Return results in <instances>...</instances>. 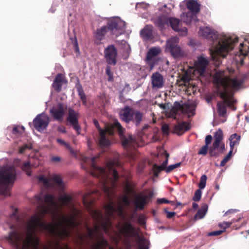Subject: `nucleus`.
Returning <instances> with one entry per match:
<instances>
[{
  "label": "nucleus",
  "instance_id": "nucleus-63",
  "mask_svg": "<svg viewBox=\"0 0 249 249\" xmlns=\"http://www.w3.org/2000/svg\"><path fill=\"white\" fill-rule=\"evenodd\" d=\"M126 52H127V55L125 58H128L129 55V54L131 53V49H130V47L129 46H128V48L126 49Z\"/></svg>",
  "mask_w": 249,
  "mask_h": 249
},
{
  "label": "nucleus",
  "instance_id": "nucleus-38",
  "mask_svg": "<svg viewBox=\"0 0 249 249\" xmlns=\"http://www.w3.org/2000/svg\"><path fill=\"white\" fill-rule=\"evenodd\" d=\"M207 178V176L205 175H203L201 177L200 182L198 184V187L200 189H203L205 187Z\"/></svg>",
  "mask_w": 249,
  "mask_h": 249
},
{
  "label": "nucleus",
  "instance_id": "nucleus-21",
  "mask_svg": "<svg viewBox=\"0 0 249 249\" xmlns=\"http://www.w3.org/2000/svg\"><path fill=\"white\" fill-rule=\"evenodd\" d=\"M65 76L62 73L57 74L52 84V87L57 92H59L62 90V87L64 84L67 83Z\"/></svg>",
  "mask_w": 249,
  "mask_h": 249
},
{
  "label": "nucleus",
  "instance_id": "nucleus-25",
  "mask_svg": "<svg viewBox=\"0 0 249 249\" xmlns=\"http://www.w3.org/2000/svg\"><path fill=\"white\" fill-rule=\"evenodd\" d=\"M170 23L172 29L181 36H185L187 33V29L186 27L181 28L180 27V21L178 19L176 18H171L170 19Z\"/></svg>",
  "mask_w": 249,
  "mask_h": 249
},
{
  "label": "nucleus",
  "instance_id": "nucleus-47",
  "mask_svg": "<svg viewBox=\"0 0 249 249\" xmlns=\"http://www.w3.org/2000/svg\"><path fill=\"white\" fill-rule=\"evenodd\" d=\"M71 39L72 40V43L73 44L75 52L76 53H79V49L76 37L74 36V39L71 38Z\"/></svg>",
  "mask_w": 249,
  "mask_h": 249
},
{
  "label": "nucleus",
  "instance_id": "nucleus-5",
  "mask_svg": "<svg viewBox=\"0 0 249 249\" xmlns=\"http://www.w3.org/2000/svg\"><path fill=\"white\" fill-rule=\"evenodd\" d=\"M93 123L99 132L100 139L99 143L101 146L107 147L110 145V142L107 138V134L112 136L115 132H117L121 138L122 144L124 148H127L130 147H135V141L133 140L131 136L129 137V139L126 138L124 135L125 128L121 125V124L117 120L114 121L105 129H102L100 127L97 120L94 119Z\"/></svg>",
  "mask_w": 249,
  "mask_h": 249
},
{
  "label": "nucleus",
  "instance_id": "nucleus-11",
  "mask_svg": "<svg viewBox=\"0 0 249 249\" xmlns=\"http://www.w3.org/2000/svg\"><path fill=\"white\" fill-rule=\"evenodd\" d=\"M169 157V154L163 148L157 147V158L158 159L160 163L159 165H157V176L158 173L162 171H165L168 173L180 166L181 163L179 162L167 166Z\"/></svg>",
  "mask_w": 249,
  "mask_h": 249
},
{
  "label": "nucleus",
  "instance_id": "nucleus-22",
  "mask_svg": "<svg viewBox=\"0 0 249 249\" xmlns=\"http://www.w3.org/2000/svg\"><path fill=\"white\" fill-rule=\"evenodd\" d=\"M50 113L55 120L62 121L65 113L63 105L61 103L58 104L56 107H53L50 110Z\"/></svg>",
  "mask_w": 249,
  "mask_h": 249
},
{
  "label": "nucleus",
  "instance_id": "nucleus-52",
  "mask_svg": "<svg viewBox=\"0 0 249 249\" xmlns=\"http://www.w3.org/2000/svg\"><path fill=\"white\" fill-rule=\"evenodd\" d=\"M164 212L166 214V217L168 218H172L176 214V213L174 212H169L166 209H164Z\"/></svg>",
  "mask_w": 249,
  "mask_h": 249
},
{
  "label": "nucleus",
  "instance_id": "nucleus-34",
  "mask_svg": "<svg viewBox=\"0 0 249 249\" xmlns=\"http://www.w3.org/2000/svg\"><path fill=\"white\" fill-rule=\"evenodd\" d=\"M77 91L83 104L86 105L87 104V98L81 85L77 87Z\"/></svg>",
  "mask_w": 249,
  "mask_h": 249
},
{
  "label": "nucleus",
  "instance_id": "nucleus-24",
  "mask_svg": "<svg viewBox=\"0 0 249 249\" xmlns=\"http://www.w3.org/2000/svg\"><path fill=\"white\" fill-rule=\"evenodd\" d=\"M120 232L125 237L132 236L135 231L134 228L128 221L125 222L121 227H119Z\"/></svg>",
  "mask_w": 249,
  "mask_h": 249
},
{
  "label": "nucleus",
  "instance_id": "nucleus-48",
  "mask_svg": "<svg viewBox=\"0 0 249 249\" xmlns=\"http://www.w3.org/2000/svg\"><path fill=\"white\" fill-rule=\"evenodd\" d=\"M122 203L126 207L130 205V200L128 197L126 195L122 196Z\"/></svg>",
  "mask_w": 249,
  "mask_h": 249
},
{
  "label": "nucleus",
  "instance_id": "nucleus-41",
  "mask_svg": "<svg viewBox=\"0 0 249 249\" xmlns=\"http://www.w3.org/2000/svg\"><path fill=\"white\" fill-rule=\"evenodd\" d=\"M56 141L58 143H59L61 145H64L65 147L70 150L71 153H74L73 150L71 149V147L68 143L65 142L64 141L61 139H57Z\"/></svg>",
  "mask_w": 249,
  "mask_h": 249
},
{
  "label": "nucleus",
  "instance_id": "nucleus-4",
  "mask_svg": "<svg viewBox=\"0 0 249 249\" xmlns=\"http://www.w3.org/2000/svg\"><path fill=\"white\" fill-rule=\"evenodd\" d=\"M96 157L91 158L90 167V174L95 177L99 178V185L105 195L110 198L114 193L116 187V182L119 176L117 171L114 168L115 166L119 165V162L113 160L108 161L106 168L98 167L95 161Z\"/></svg>",
  "mask_w": 249,
  "mask_h": 249
},
{
  "label": "nucleus",
  "instance_id": "nucleus-6",
  "mask_svg": "<svg viewBox=\"0 0 249 249\" xmlns=\"http://www.w3.org/2000/svg\"><path fill=\"white\" fill-rule=\"evenodd\" d=\"M90 195V194L89 193L85 194L83 196L82 200L84 206L87 209H89L90 213L96 222V225L92 230H94L95 233L96 234L99 231L100 227H101L104 231L107 233L109 232V229L112 226L111 221L108 218H105L101 212L91 209L93 201L88 199Z\"/></svg>",
  "mask_w": 249,
  "mask_h": 249
},
{
  "label": "nucleus",
  "instance_id": "nucleus-20",
  "mask_svg": "<svg viewBox=\"0 0 249 249\" xmlns=\"http://www.w3.org/2000/svg\"><path fill=\"white\" fill-rule=\"evenodd\" d=\"M140 36L143 41H151L154 39V28L151 25H146L140 32Z\"/></svg>",
  "mask_w": 249,
  "mask_h": 249
},
{
  "label": "nucleus",
  "instance_id": "nucleus-56",
  "mask_svg": "<svg viewBox=\"0 0 249 249\" xmlns=\"http://www.w3.org/2000/svg\"><path fill=\"white\" fill-rule=\"evenodd\" d=\"M162 131L164 134H167L169 131V126L167 124H163L161 127Z\"/></svg>",
  "mask_w": 249,
  "mask_h": 249
},
{
  "label": "nucleus",
  "instance_id": "nucleus-35",
  "mask_svg": "<svg viewBox=\"0 0 249 249\" xmlns=\"http://www.w3.org/2000/svg\"><path fill=\"white\" fill-rule=\"evenodd\" d=\"M37 165H38V164L36 165H34V164H31V162L29 161V162L24 163L22 167V168L23 171H24L25 172H26V174L28 176H31V172L30 171V170L31 168V167H36Z\"/></svg>",
  "mask_w": 249,
  "mask_h": 249
},
{
  "label": "nucleus",
  "instance_id": "nucleus-30",
  "mask_svg": "<svg viewBox=\"0 0 249 249\" xmlns=\"http://www.w3.org/2000/svg\"><path fill=\"white\" fill-rule=\"evenodd\" d=\"M207 211L208 205L206 204H204L195 215V219L197 220L203 218L205 216Z\"/></svg>",
  "mask_w": 249,
  "mask_h": 249
},
{
  "label": "nucleus",
  "instance_id": "nucleus-3",
  "mask_svg": "<svg viewBox=\"0 0 249 249\" xmlns=\"http://www.w3.org/2000/svg\"><path fill=\"white\" fill-rule=\"evenodd\" d=\"M213 80L217 91L223 101L217 103V111L219 115L223 116L227 112L226 106L233 110L236 109L233 105L235 102L233 98V91L240 88L243 80L240 76L234 78L225 76L222 71L216 72Z\"/></svg>",
  "mask_w": 249,
  "mask_h": 249
},
{
  "label": "nucleus",
  "instance_id": "nucleus-64",
  "mask_svg": "<svg viewBox=\"0 0 249 249\" xmlns=\"http://www.w3.org/2000/svg\"><path fill=\"white\" fill-rule=\"evenodd\" d=\"M138 249H148V248L147 246L143 245H141L140 247H139Z\"/></svg>",
  "mask_w": 249,
  "mask_h": 249
},
{
  "label": "nucleus",
  "instance_id": "nucleus-19",
  "mask_svg": "<svg viewBox=\"0 0 249 249\" xmlns=\"http://www.w3.org/2000/svg\"><path fill=\"white\" fill-rule=\"evenodd\" d=\"M208 60L204 57L200 56L197 57L195 62V71L197 72L199 76H202L205 71L208 65Z\"/></svg>",
  "mask_w": 249,
  "mask_h": 249
},
{
  "label": "nucleus",
  "instance_id": "nucleus-59",
  "mask_svg": "<svg viewBox=\"0 0 249 249\" xmlns=\"http://www.w3.org/2000/svg\"><path fill=\"white\" fill-rule=\"evenodd\" d=\"M12 133L14 134H16L19 133L18 128L17 126H15L13 128Z\"/></svg>",
  "mask_w": 249,
  "mask_h": 249
},
{
  "label": "nucleus",
  "instance_id": "nucleus-26",
  "mask_svg": "<svg viewBox=\"0 0 249 249\" xmlns=\"http://www.w3.org/2000/svg\"><path fill=\"white\" fill-rule=\"evenodd\" d=\"M147 196L146 195H139L135 197L134 203L136 210H142L147 203Z\"/></svg>",
  "mask_w": 249,
  "mask_h": 249
},
{
  "label": "nucleus",
  "instance_id": "nucleus-49",
  "mask_svg": "<svg viewBox=\"0 0 249 249\" xmlns=\"http://www.w3.org/2000/svg\"><path fill=\"white\" fill-rule=\"evenodd\" d=\"M208 149V146L206 145H204L199 150L198 153V154L205 155L207 153Z\"/></svg>",
  "mask_w": 249,
  "mask_h": 249
},
{
  "label": "nucleus",
  "instance_id": "nucleus-14",
  "mask_svg": "<svg viewBox=\"0 0 249 249\" xmlns=\"http://www.w3.org/2000/svg\"><path fill=\"white\" fill-rule=\"evenodd\" d=\"M104 53L106 62L108 65L115 66L117 63V51L114 45H108Z\"/></svg>",
  "mask_w": 249,
  "mask_h": 249
},
{
  "label": "nucleus",
  "instance_id": "nucleus-58",
  "mask_svg": "<svg viewBox=\"0 0 249 249\" xmlns=\"http://www.w3.org/2000/svg\"><path fill=\"white\" fill-rule=\"evenodd\" d=\"M52 161L54 162H58L60 161V158L57 156H54L52 158Z\"/></svg>",
  "mask_w": 249,
  "mask_h": 249
},
{
  "label": "nucleus",
  "instance_id": "nucleus-13",
  "mask_svg": "<svg viewBox=\"0 0 249 249\" xmlns=\"http://www.w3.org/2000/svg\"><path fill=\"white\" fill-rule=\"evenodd\" d=\"M223 136V132L220 129L214 133V142L209 149V154L211 156H217L224 150L225 144L222 142Z\"/></svg>",
  "mask_w": 249,
  "mask_h": 249
},
{
  "label": "nucleus",
  "instance_id": "nucleus-15",
  "mask_svg": "<svg viewBox=\"0 0 249 249\" xmlns=\"http://www.w3.org/2000/svg\"><path fill=\"white\" fill-rule=\"evenodd\" d=\"M49 122V118L47 115L44 114H40L34 119L33 123L36 129L41 132L47 127Z\"/></svg>",
  "mask_w": 249,
  "mask_h": 249
},
{
  "label": "nucleus",
  "instance_id": "nucleus-10",
  "mask_svg": "<svg viewBox=\"0 0 249 249\" xmlns=\"http://www.w3.org/2000/svg\"><path fill=\"white\" fill-rule=\"evenodd\" d=\"M120 119L126 123L132 122L137 126L141 123L143 113L139 110H135L133 107L126 106L119 111Z\"/></svg>",
  "mask_w": 249,
  "mask_h": 249
},
{
  "label": "nucleus",
  "instance_id": "nucleus-12",
  "mask_svg": "<svg viewBox=\"0 0 249 249\" xmlns=\"http://www.w3.org/2000/svg\"><path fill=\"white\" fill-rule=\"evenodd\" d=\"M196 106L193 103H187L181 105L178 102H175L172 108L166 113L168 117L177 119V115L180 113L186 114L188 116L191 117L195 113Z\"/></svg>",
  "mask_w": 249,
  "mask_h": 249
},
{
  "label": "nucleus",
  "instance_id": "nucleus-8",
  "mask_svg": "<svg viewBox=\"0 0 249 249\" xmlns=\"http://www.w3.org/2000/svg\"><path fill=\"white\" fill-rule=\"evenodd\" d=\"M16 173L13 166L2 169L0 171V194L10 196V190L16 179Z\"/></svg>",
  "mask_w": 249,
  "mask_h": 249
},
{
  "label": "nucleus",
  "instance_id": "nucleus-45",
  "mask_svg": "<svg viewBox=\"0 0 249 249\" xmlns=\"http://www.w3.org/2000/svg\"><path fill=\"white\" fill-rule=\"evenodd\" d=\"M157 203H158V204L170 203L173 206L175 205V203L173 201H169L164 198H159V199H157Z\"/></svg>",
  "mask_w": 249,
  "mask_h": 249
},
{
  "label": "nucleus",
  "instance_id": "nucleus-54",
  "mask_svg": "<svg viewBox=\"0 0 249 249\" xmlns=\"http://www.w3.org/2000/svg\"><path fill=\"white\" fill-rule=\"evenodd\" d=\"M31 146H29L28 144H24L22 147H21L19 149V153H23L27 149H30Z\"/></svg>",
  "mask_w": 249,
  "mask_h": 249
},
{
  "label": "nucleus",
  "instance_id": "nucleus-43",
  "mask_svg": "<svg viewBox=\"0 0 249 249\" xmlns=\"http://www.w3.org/2000/svg\"><path fill=\"white\" fill-rule=\"evenodd\" d=\"M201 190V189H199L196 191L194 196L193 197L194 201H198L200 199L202 195V192Z\"/></svg>",
  "mask_w": 249,
  "mask_h": 249
},
{
  "label": "nucleus",
  "instance_id": "nucleus-31",
  "mask_svg": "<svg viewBox=\"0 0 249 249\" xmlns=\"http://www.w3.org/2000/svg\"><path fill=\"white\" fill-rule=\"evenodd\" d=\"M240 139V136L237 134L236 133L231 135L229 138L231 149L234 148L235 145H236L239 143Z\"/></svg>",
  "mask_w": 249,
  "mask_h": 249
},
{
  "label": "nucleus",
  "instance_id": "nucleus-17",
  "mask_svg": "<svg viewBox=\"0 0 249 249\" xmlns=\"http://www.w3.org/2000/svg\"><path fill=\"white\" fill-rule=\"evenodd\" d=\"M79 113L71 108L68 109V116L67 119L68 122L72 126L73 129L79 135L81 132V126L78 124V117Z\"/></svg>",
  "mask_w": 249,
  "mask_h": 249
},
{
  "label": "nucleus",
  "instance_id": "nucleus-44",
  "mask_svg": "<svg viewBox=\"0 0 249 249\" xmlns=\"http://www.w3.org/2000/svg\"><path fill=\"white\" fill-rule=\"evenodd\" d=\"M38 180L39 182H42L45 186L49 185V180L43 175L39 176Z\"/></svg>",
  "mask_w": 249,
  "mask_h": 249
},
{
  "label": "nucleus",
  "instance_id": "nucleus-42",
  "mask_svg": "<svg viewBox=\"0 0 249 249\" xmlns=\"http://www.w3.org/2000/svg\"><path fill=\"white\" fill-rule=\"evenodd\" d=\"M234 222V220H232V221L231 222H223L222 223H219L218 225L221 228L223 229L222 230H224V231L227 228H229Z\"/></svg>",
  "mask_w": 249,
  "mask_h": 249
},
{
  "label": "nucleus",
  "instance_id": "nucleus-32",
  "mask_svg": "<svg viewBox=\"0 0 249 249\" xmlns=\"http://www.w3.org/2000/svg\"><path fill=\"white\" fill-rule=\"evenodd\" d=\"M178 38L177 36H174L169 39L167 40L166 42V49L169 51L172 48L178 46Z\"/></svg>",
  "mask_w": 249,
  "mask_h": 249
},
{
  "label": "nucleus",
  "instance_id": "nucleus-40",
  "mask_svg": "<svg viewBox=\"0 0 249 249\" xmlns=\"http://www.w3.org/2000/svg\"><path fill=\"white\" fill-rule=\"evenodd\" d=\"M148 127V125L147 124H145L144 126H143V128L141 130H138L137 134V139L139 141H142L143 140V137L144 136V132L143 130L145 129H147Z\"/></svg>",
  "mask_w": 249,
  "mask_h": 249
},
{
  "label": "nucleus",
  "instance_id": "nucleus-46",
  "mask_svg": "<svg viewBox=\"0 0 249 249\" xmlns=\"http://www.w3.org/2000/svg\"><path fill=\"white\" fill-rule=\"evenodd\" d=\"M106 73L108 76V80L109 81H111L113 80V74L111 71L110 67L109 66H107L106 70Z\"/></svg>",
  "mask_w": 249,
  "mask_h": 249
},
{
  "label": "nucleus",
  "instance_id": "nucleus-37",
  "mask_svg": "<svg viewBox=\"0 0 249 249\" xmlns=\"http://www.w3.org/2000/svg\"><path fill=\"white\" fill-rule=\"evenodd\" d=\"M52 180L59 186L63 187L64 184L61 177L59 175H54L52 178Z\"/></svg>",
  "mask_w": 249,
  "mask_h": 249
},
{
  "label": "nucleus",
  "instance_id": "nucleus-29",
  "mask_svg": "<svg viewBox=\"0 0 249 249\" xmlns=\"http://www.w3.org/2000/svg\"><path fill=\"white\" fill-rule=\"evenodd\" d=\"M108 246L107 240L101 236H99V241L92 246V249H105Z\"/></svg>",
  "mask_w": 249,
  "mask_h": 249
},
{
  "label": "nucleus",
  "instance_id": "nucleus-62",
  "mask_svg": "<svg viewBox=\"0 0 249 249\" xmlns=\"http://www.w3.org/2000/svg\"><path fill=\"white\" fill-rule=\"evenodd\" d=\"M58 131L63 133H66V129L64 127L58 128Z\"/></svg>",
  "mask_w": 249,
  "mask_h": 249
},
{
  "label": "nucleus",
  "instance_id": "nucleus-53",
  "mask_svg": "<svg viewBox=\"0 0 249 249\" xmlns=\"http://www.w3.org/2000/svg\"><path fill=\"white\" fill-rule=\"evenodd\" d=\"M231 158L229 157V156H226L224 159L221 161L220 163V166L223 167L225 166L226 163L230 160Z\"/></svg>",
  "mask_w": 249,
  "mask_h": 249
},
{
  "label": "nucleus",
  "instance_id": "nucleus-1",
  "mask_svg": "<svg viewBox=\"0 0 249 249\" xmlns=\"http://www.w3.org/2000/svg\"><path fill=\"white\" fill-rule=\"evenodd\" d=\"M55 197L51 194L43 196L36 195L31 200V203L37 205L39 213L32 215L28 221L27 236L23 241L21 237L17 232H10L8 240L16 249H38L39 240L34 237V233L37 230L40 231H46L50 235L60 239H63L71 236L69 229L76 228L80 224L75 219L76 214L66 217L63 215L57 224L47 223L42 218L47 213L53 214L52 207L56 205Z\"/></svg>",
  "mask_w": 249,
  "mask_h": 249
},
{
  "label": "nucleus",
  "instance_id": "nucleus-55",
  "mask_svg": "<svg viewBox=\"0 0 249 249\" xmlns=\"http://www.w3.org/2000/svg\"><path fill=\"white\" fill-rule=\"evenodd\" d=\"M212 137L209 135L206 136L205 138V145L208 146L211 142Z\"/></svg>",
  "mask_w": 249,
  "mask_h": 249
},
{
  "label": "nucleus",
  "instance_id": "nucleus-18",
  "mask_svg": "<svg viewBox=\"0 0 249 249\" xmlns=\"http://www.w3.org/2000/svg\"><path fill=\"white\" fill-rule=\"evenodd\" d=\"M249 52V43H240L238 48V51L234 52V57L236 61H240L241 63L243 61V58Z\"/></svg>",
  "mask_w": 249,
  "mask_h": 249
},
{
  "label": "nucleus",
  "instance_id": "nucleus-57",
  "mask_svg": "<svg viewBox=\"0 0 249 249\" xmlns=\"http://www.w3.org/2000/svg\"><path fill=\"white\" fill-rule=\"evenodd\" d=\"M152 84L153 88L156 87V73H153L152 74Z\"/></svg>",
  "mask_w": 249,
  "mask_h": 249
},
{
  "label": "nucleus",
  "instance_id": "nucleus-2",
  "mask_svg": "<svg viewBox=\"0 0 249 249\" xmlns=\"http://www.w3.org/2000/svg\"><path fill=\"white\" fill-rule=\"evenodd\" d=\"M200 36L213 42L210 54L213 63L216 67L221 63V57L224 58L235 46L238 38L234 36H219L217 33L208 26L200 27Z\"/></svg>",
  "mask_w": 249,
  "mask_h": 249
},
{
  "label": "nucleus",
  "instance_id": "nucleus-36",
  "mask_svg": "<svg viewBox=\"0 0 249 249\" xmlns=\"http://www.w3.org/2000/svg\"><path fill=\"white\" fill-rule=\"evenodd\" d=\"M164 83V80L163 76L157 72V89L163 87Z\"/></svg>",
  "mask_w": 249,
  "mask_h": 249
},
{
  "label": "nucleus",
  "instance_id": "nucleus-39",
  "mask_svg": "<svg viewBox=\"0 0 249 249\" xmlns=\"http://www.w3.org/2000/svg\"><path fill=\"white\" fill-rule=\"evenodd\" d=\"M59 200L64 205H66L71 201V197L70 196L65 194L60 197Z\"/></svg>",
  "mask_w": 249,
  "mask_h": 249
},
{
  "label": "nucleus",
  "instance_id": "nucleus-9",
  "mask_svg": "<svg viewBox=\"0 0 249 249\" xmlns=\"http://www.w3.org/2000/svg\"><path fill=\"white\" fill-rule=\"evenodd\" d=\"M186 4L187 8L190 11L183 12L180 16L181 19L186 24H189L197 20L196 15L200 10V5L195 0H184L179 5L180 7Z\"/></svg>",
  "mask_w": 249,
  "mask_h": 249
},
{
  "label": "nucleus",
  "instance_id": "nucleus-27",
  "mask_svg": "<svg viewBox=\"0 0 249 249\" xmlns=\"http://www.w3.org/2000/svg\"><path fill=\"white\" fill-rule=\"evenodd\" d=\"M86 229L87 231V234H79L78 235V238L81 244L84 242L85 238H89L90 240H93L96 238V234L92 229L89 227L87 225H86Z\"/></svg>",
  "mask_w": 249,
  "mask_h": 249
},
{
  "label": "nucleus",
  "instance_id": "nucleus-7",
  "mask_svg": "<svg viewBox=\"0 0 249 249\" xmlns=\"http://www.w3.org/2000/svg\"><path fill=\"white\" fill-rule=\"evenodd\" d=\"M123 24L118 19H112L108 21L107 25L103 26L99 29H97L94 33V40L97 45L102 43V41L104 39L105 36L109 33L110 36L114 35L118 36L121 34L120 32L123 29L120 24Z\"/></svg>",
  "mask_w": 249,
  "mask_h": 249
},
{
  "label": "nucleus",
  "instance_id": "nucleus-16",
  "mask_svg": "<svg viewBox=\"0 0 249 249\" xmlns=\"http://www.w3.org/2000/svg\"><path fill=\"white\" fill-rule=\"evenodd\" d=\"M104 208L106 211L107 218L110 219L113 216L114 213H118L120 215H123L124 209L121 203L116 206L114 203L110 200L108 204L105 205Z\"/></svg>",
  "mask_w": 249,
  "mask_h": 249
},
{
  "label": "nucleus",
  "instance_id": "nucleus-28",
  "mask_svg": "<svg viewBox=\"0 0 249 249\" xmlns=\"http://www.w3.org/2000/svg\"><path fill=\"white\" fill-rule=\"evenodd\" d=\"M190 129L189 124L186 122L178 123L174 127V132L178 135H181Z\"/></svg>",
  "mask_w": 249,
  "mask_h": 249
},
{
  "label": "nucleus",
  "instance_id": "nucleus-51",
  "mask_svg": "<svg viewBox=\"0 0 249 249\" xmlns=\"http://www.w3.org/2000/svg\"><path fill=\"white\" fill-rule=\"evenodd\" d=\"M224 232V230H219L216 231H212L209 232L208 234V236H217L221 234L222 232Z\"/></svg>",
  "mask_w": 249,
  "mask_h": 249
},
{
  "label": "nucleus",
  "instance_id": "nucleus-61",
  "mask_svg": "<svg viewBox=\"0 0 249 249\" xmlns=\"http://www.w3.org/2000/svg\"><path fill=\"white\" fill-rule=\"evenodd\" d=\"M152 172H153V177H156V164L155 163H154L153 165Z\"/></svg>",
  "mask_w": 249,
  "mask_h": 249
},
{
  "label": "nucleus",
  "instance_id": "nucleus-23",
  "mask_svg": "<svg viewBox=\"0 0 249 249\" xmlns=\"http://www.w3.org/2000/svg\"><path fill=\"white\" fill-rule=\"evenodd\" d=\"M146 64L149 67V71L153 69L156 64V47L151 48L147 53L145 58Z\"/></svg>",
  "mask_w": 249,
  "mask_h": 249
},
{
  "label": "nucleus",
  "instance_id": "nucleus-50",
  "mask_svg": "<svg viewBox=\"0 0 249 249\" xmlns=\"http://www.w3.org/2000/svg\"><path fill=\"white\" fill-rule=\"evenodd\" d=\"M138 221L139 224H140L142 225H143L145 224V217L143 215L140 214L138 216Z\"/></svg>",
  "mask_w": 249,
  "mask_h": 249
},
{
  "label": "nucleus",
  "instance_id": "nucleus-60",
  "mask_svg": "<svg viewBox=\"0 0 249 249\" xmlns=\"http://www.w3.org/2000/svg\"><path fill=\"white\" fill-rule=\"evenodd\" d=\"M237 212V210L236 209H231V210H229V211H227L225 214H224V215H228L229 213H233V212Z\"/></svg>",
  "mask_w": 249,
  "mask_h": 249
},
{
  "label": "nucleus",
  "instance_id": "nucleus-33",
  "mask_svg": "<svg viewBox=\"0 0 249 249\" xmlns=\"http://www.w3.org/2000/svg\"><path fill=\"white\" fill-rule=\"evenodd\" d=\"M169 51L175 58H178L182 56L183 55L182 51L178 46L172 48Z\"/></svg>",
  "mask_w": 249,
  "mask_h": 249
}]
</instances>
